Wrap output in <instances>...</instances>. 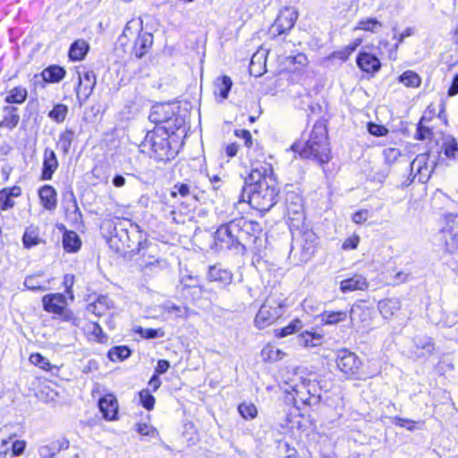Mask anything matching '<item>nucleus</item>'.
Returning a JSON list of instances; mask_svg holds the SVG:
<instances>
[{"instance_id": "2eb2a0df", "label": "nucleus", "mask_w": 458, "mask_h": 458, "mask_svg": "<svg viewBox=\"0 0 458 458\" xmlns=\"http://www.w3.org/2000/svg\"><path fill=\"white\" fill-rule=\"evenodd\" d=\"M98 407L106 420H113L116 419L118 403L114 394H109L99 399Z\"/></svg>"}, {"instance_id": "f704fd0d", "label": "nucleus", "mask_w": 458, "mask_h": 458, "mask_svg": "<svg viewBox=\"0 0 458 458\" xmlns=\"http://www.w3.org/2000/svg\"><path fill=\"white\" fill-rule=\"evenodd\" d=\"M442 149L448 158L458 157V144L453 136H445L443 139Z\"/></svg>"}, {"instance_id": "4c0bfd02", "label": "nucleus", "mask_w": 458, "mask_h": 458, "mask_svg": "<svg viewBox=\"0 0 458 458\" xmlns=\"http://www.w3.org/2000/svg\"><path fill=\"white\" fill-rule=\"evenodd\" d=\"M284 353L281 350L274 345H267L261 351V357L264 360L267 361H277L284 357Z\"/></svg>"}, {"instance_id": "412c9836", "label": "nucleus", "mask_w": 458, "mask_h": 458, "mask_svg": "<svg viewBox=\"0 0 458 458\" xmlns=\"http://www.w3.org/2000/svg\"><path fill=\"white\" fill-rule=\"evenodd\" d=\"M20 120V116L17 114V108L10 106H6L0 109V125L6 128L15 127Z\"/></svg>"}, {"instance_id": "ea45409f", "label": "nucleus", "mask_w": 458, "mask_h": 458, "mask_svg": "<svg viewBox=\"0 0 458 458\" xmlns=\"http://www.w3.org/2000/svg\"><path fill=\"white\" fill-rule=\"evenodd\" d=\"M131 355V351L126 346H114L108 352V358L112 361H122Z\"/></svg>"}, {"instance_id": "393cba45", "label": "nucleus", "mask_w": 458, "mask_h": 458, "mask_svg": "<svg viewBox=\"0 0 458 458\" xmlns=\"http://www.w3.org/2000/svg\"><path fill=\"white\" fill-rule=\"evenodd\" d=\"M114 308V302L107 296H99L98 300L88 305V311L96 316H102L106 310Z\"/></svg>"}, {"instance_id": "0e129e2a", "label": "nucleus", "mask_w": 458, "mask_h": 458, "mask_svg": "<svg viewBox=\"0 0 458 458\" xmlns=\"http://www.w3.org/2000/svg\"><path fill=\"white\" fill-rule=\"evenodd\" d=\"M235 135L239 138H242L244 140V143L247 147H250V145L252 144V137L249 131L236 130Z\"/></svg>"}, {"instance_id": "603ef678", "label": "nucleus", "mask_w": 458, "mask_h": 458, "mask_svg": "<svg viewBox=\"0 0 458 458\" xmlns=\"http://www.w3.org/2000/svg\"><path fill=\"white\" fill-rule=\"evenodd\" d=\"M424 117H422L419 123L418 129H417V135L416 138L420 140H424L427 139H430L432 137V131L428 127L425 126L423 124Z\"/></svg>"}, {"instance_id": "dca6fc26", "label": "nucleus", "mask_w": 458, "mask_h": 458, "mask_svg": "<svg viewBox=\"0 0 458 458\" xmlns=\"http://www.w3.org/2000/svg\"><path fill=\"white\" fill-rule=\"evenodd\" d=\"M42 302L45 310L58 315L63 313L66 306V299L60 293L46 295L43 297Z\"/></svg>"}, {"instance_id": "b1692460", "label": "nucleus", "mask_w": 458, "mask_h": 458, "mask_svg": "<svg viewBox=\"0 0 458 458\" xmlns=\"http://www.w3.org/2000/svg\"><path fill=\"white\" fill-rule=\"evenodd\" d=\"M401 309V301L399 299H386L378 302V310L381 315L389 318L396 314Z\"/></svg>"}, {"instance_id": "69168bd1", "label": "nucleus", "mask_w": 458, "mask_h": 458, "mask_svg": "<svg viewBox=\"0 0 458 458\" xmlns=\"http://www.w3.org/2000/svg\"><path fill=\"white\" fill-rule=\"evenodd\" d=\"M170 367V364L165 360H159L155 369V374L160 375L165 373Z\"/></svg>"}, {"instance_id": "5fc2aeb1", "label": "nucleus", "mask_w": 458, "mask_h": 458, "mask_svg": "<svg viewBox=\"0 0 458 458\" xmlns=\"http://www.w3.org/2000/svg\"><path fill=\"white\" fill-rule=\"evenodd\" d=\"M392 421L394 425L402 428H406L410 431H413L416 428V422L409 419L394 417L393 418Z\"/></svg>"}, {"instance_id": "c85d7f7f", "label": "nucleus", "mask_w": 458, "mask_h": 458, "mask_svg": "<svg viewBox=\"0 0 458 458\" xmlns=\"http://www.w3.org/2000/svg\"><path fill=\"white\" fill-rule=\"evenodd\" d=\"M22 242L27 249L38 245L41 242L38 228L33 225L27 227L22 237Z\"/></svg>"}, {"instance_id": "473e14b6", "label": "nucleus", "mask_w": 458, "mask_h": 458, "mask_svg": "<svg viewBox=\"0 0 458 458\" xmlns=\"http://www.w3.org/2000/svg\"><path fill=\"white\" fill-rule=\"evenodd\" d=\"M382 23L377 21L376 18H364L358 21L357 25L354 27V30H365L376 33L379 31L382 28Z\"/></svg>"}, {"instance_id": "f03ea898", "label": "nucleus", "mask_w": 458, "mask_h": 458, "mask_svg": "<svg viewBox=\"0 0 458 458\" xmlns=\"http://www.w3.org/2000/svg\"><path fill=\"white\" fill-rule=\"evenodd\" d=\"M292 149L299 153L302 158L313 159L320 164L328 163L331 156L324 122H316L309 139L303 143L300 141L293 143Z\"/></svg>"}, {"instance_id": "6ab92c4d", "label": "nucleus", "mask_w": 458, "mask_h": 458, "mask_svg": "<svg viewBox=\"0 0 458 458\" xmlns=\"http://www.w3.org/2000/svg\"><path fill=\"white\" fill-rule=\"evenodd\" d=\"M368 286L369 283L366 277L361 275H355L351 278L340 282V290L344 293L357 290H365Z\"/></svg>"}, {"instance_id": "8fccbe9b", "label": "nucleus", "mask_w": 458, "mask_h": 458, "mask_svg": "<svg viewBox=\"0 0 458 458\" xmlns=\"http://www.w3.org/2000/svg\"><path fill=\"white\" fill-rule=\"evenodd\" d=\"M140 400L142 406L145 409H147L148 411H150L154 408L155 398L149 393L148 390L144 389L140 392Z\"/></svg>"}, {"instance_id": "20e7f679", "label": "nucleus", "mask_w": 458, "mask_h": 458, "mask_svg": "<svg viewBox=\"0 0 458 458\" xmlns=\"http://www.w3.org/2000/svg\"><path fill=\"white\" fill-rule=\"evenodd\" d=\"M152 44V34L143 31L141 23L134 20L126 23L117 39V47H123L124 52L137 58L143 57L151 48Z\"/></svg>"}, {"instance_id": "72a5a7b5", "label": "nucleus", "mask_w": 458, "mask_h": 458, "mask_svg": "<svg viewBox=\"0 0 458 458\" xmlns=\"http://www.w3.org/2000/svg\"><path fill=\"white\" fill-rule=\"evenodd\" d=\"M385 163L387 165H392L399 161L400 158L405 155L403 150L398 147H389L383 149L382 152Z\"/></svg>"}, {"instance_id": "864d4df0", "label": "nucleus", "mask_w": 458, "mask_h": 458, "mask_svg": "<svg viewBox=\"0 0 458 458\" xmlns=\"http://www.w3.org/2000/svg\"><path fill=\"white\" fill-rule=\"evenodd\" d=\"M177 194L182 197H187L192 194L191 187L186 183H177L174 186L171 195L176 197Z\"/></svg>"}, {"instance_id": "7ed1b4c3", "label": "nucleus", "mask_w": 458, "mask_h": 458, "mask_svg": "<svg viewBox=\"0 0 458 458\" xmlns=\"http://www.w3.org/2000/svg\"><path fill=\"white\" fill-rule=\"evenodd\" d=\"M174 131L167 125H157L147 132L140 145L142 153L148 154L157 161H168L174 158L177 150L172 146Z\"/></svg>"}, {"instance_id": "338daca9", "label": "nucleus", "mask_w": 458, "mask_h": 458, "mask_svg": "<svg viewBox=\"0 0 458 458\" xmlns=\"http://www.w3.org/2000/svg\"><path fill=\"white\" fill-rule=\"evenodd\" d=\"M409 278H410V274L400 271L395 274L394 280H393V284H399L402 283H405L409 280Z\"/></svg>"}, {"instance_id": "a18cd8bd", "label": "nucleus", "mask_w": 458, "mask_h": 458, "mask_svg": "<svg viewBox=\"0 0 458 458\" xmlns=\"http://www.w3.org/2000/svg\"><path fill=\"white\" fill-rule=\"evenodd\" d=\"M39 275L29 276L24 280V286L31 291H46V287L38 281Z\"/></svg>"}, {"instance_id": "39448f33", "label": "nucleus", "mask_w": 458, "mask_h": 458, "mask_svg": "<svg viewBox=\"0 0 458 458\" xmlns=\"http://www.w3.org/2000/svg\"><path fill=\"white\" fill-rule=\"evenodd\" d=\"M282 303L274 299L268 298L262 304L255 318V324L259 328H265L282 316Z\"/></svg>"}, {"instance_id": "49530a36", "label": "nucleus", "mask_w": 458, "mask_h": 458, "mask_svg": "<svg viewBox=\"0 0 458 458\" xmlns=\"http://www.w3.org/2000/svg\"><path fill=\"white\" fill-rule=\"evenodd\" d=\"M30 361L46 371H49L52 369L49 360L40 353H32L30 356Z\"/></svg>"}, {"instance_id": "2f4dec72", "label": "nucleus", "mask_w": 458, "mask_h": 458, "mask_svg": "<svg viewBox=\"0 0 458 458\" xmlns=\"http://www.w3.org/2000/svg\"><path fill=\"white\" fill-rule=\"evenodd\" d=\"M234 227L233 224L220 226L216 233V239L222 242H225L227 245L233 244L235 241V236L233 234Z\"/></svg>"}, {"instance_id": "a211bd4d", "label": "nucleus", "mask_w": 458, "mask_h": 458, "mask_svg": "<svg viewBox=\"0 0 458 458\" xmlns=\"http://www.w3.org/2000/svg\"><path fill=\"white\" fill-rule=\"evenodd\" d=\"M357 65L366 72H376L380 69L381 64L377 57L367 52L360 53L357 56Z\"/></svg>"}, {"instance_id": "58836bf2", "label": "nucleus", "mask_w": 458, "mask_h": 458, "mask_svg": "<svg viewBox=\"0 0 458 458\" xmlns=\"http://www.w3.org/2000/svg\"><path fill=\"white\" fill-rule=\"evenodd\" d=\"M399 81L406 87L417 88L420 85V77L412 71L404 72L400 77Z\"/></svg>"}, {"instance_id": "1a4fd4ad", "label": "nucleus", "mask_w": 458, "mask_h": 458, "mask_svg": "<svg viewBox=\"0 0 458 458\" xmlns=\"http://www.w3.org/2000/svg\"><path fill=\"white\" fill-rule=\"evenodd\" d=\"M298 18V13L292 8H285L281 11L270 28V32L276 35H281L285 31L290 30Z\"/></svg>"}, {"instance_id": "f8f14e48", "label": "nucleus", "mask_w": 458, "mask_h": 458, "mask_svg": "<svg viewBox=\"0 0 458 458\" xmlns=\"http://www.w3.org/2000/svg\"><path fill=\"white\" fill-rule=\"evenodd\" d=\"M348 318H350L352 327L364 328L369 325V310L364 306L354 304L348 310Z\"/></svg>"}, {"instance_id": "423d86ee", "label": "nucleus", "mask_w": 458, "mask_h": 458, "mask_svg": "<svg viewBox=\"0 0 458 458\" xmlns=\"http://www.w3.org/2000/svg\"><path fill=\"white\" fill-rule=\"evenodd\" d=\"M438 240L445 251L454 253L458 251V216L447 218L445 225L438 233Z\"/></svg>"}, {"instance_id": "37998d69", "label": "nucleus", "mask_w": 458, "mask_h": 458, "mask_svg": "<svg viewBox=\"0 0 458 458\" xmlns=\"http://www.w3.org/2000/svg\"><path fill=\"white\" fill-rule=\"evenodd\" d=\"M238 411L240 414L245 419V420H252L254 419L257 414L258 411L256 406L251 403H242L238 406Z\"/></svg>"}, {"instance_id": "9b49d317", "label": "nucleus", "mask_w": 458, "mask_h": 458, "mask_svg": "<svg viewBox=\"0 0 458 458\" xmlns=\"http://www.w3.org/2000/svg\"><path fill=\"white\" fill-rule=\"evenodd\" d=\"M63 205L67 219L76 225L81 224L82 215L72 191H67L63 194Z\"/></svg>"}, {"instance_id": "680f3d73", "label": "nucleus", "mask_w": 458, "mask_h": 458, "mask_svg": "<svg viewBox=\"0 0 458 458\" xmlns=\"http://www.w3.org/2000/svg\"><path fill=\"white\" fill-rule=\"evenodd\" d=\"M369 217V211L368 209H361L355 212L352 215V221L355 224H362L368 220Z\"/></svg>"}, {"instance_id": "3c124183", "label": "nucleus", "mask_w": 458, "mask_h": 458, "mask_svg": "<svg viewBox=\"0 0 458 458\" xmlns=\"http://www.w3.org/2000/svg\"><path fill=\"white\" fill-rule=\"evenodd\" d=\"M137 333H139L142 337L146 339H155L157 337H163L164 332L161 329H153V328H143L139 327L137 330Z\"/></svg>"}, {"instance_id": "4d7b16f0", "label": "nucleus", "mask_w": 458, "mask_h": 458, "mask_svg": "<svg viewBox=\"0 0 458 458\" xmlns=\"http://www.w3.org/2000/svg\"><path fill=\"white\" fill-rule=\"evenodd\" d=\"M368 131L374 136H384L388 132V130L385 126L373 123H368Z\"/></svg>"}, {"instance_id": "09e8293b", "label": "nucleus", "mask_w": 458, "mask_h": 458, "mask_svg": "<svg viewBox=\"0 0 458 458\" xmlns=\"http://www.w3.org/2000/svg\"><path fill=\"white\" fill-rule=\"evenodd\" d=\"M302 327V323L301 320L299 319H295L293 321H292L288 326L281 328L276 335L278 337H284V336H287L289 335H292L293 334L294 332H296L297 330L301 329Z\"/></svg>"}, {"instance_id": "4468645a", "label": "nucleus", "mask_w": 458, "mask_h": 458, "mask_svg": "<svg viewBox=\"0 0 458 458\" xmlns=\"http://www.w3.org/2000/svg\"><path fill=\"white\" fill-rule=\"evenodd\" d=\"M207 278L210 282H216L221 286L229 285L233 280L232 273L222 267L221 265L210 266L208 271Z\"/></svg>"}, {"instance_id": "4be33fe9", "label": "nucleus", "mask_w": 458, "mask_h": 458, "mask_svg": "<svg viewBox=\"0 0 458 458\" xmlns=\"http://www.w3.org/2000/svg\"><path fill=\"white\" fill-rule=\"evenodd\" d=\"M413 352L417 357L430 354L435 349L432 340L427 336H416L413 339Z\"/></svg>"}, {"instance_id": "774afa93", "label": "nucleus", "mask_w": 458, "mask_h": 458, "mask_svg": "<svg viewBox=\"0 0 458 458\" xmlns=\"http://www.w3.org/2000/svg\"><path fill=\"white\" fill-rule=\"evenodd\" d=\"M448 96L453 97L458 94V73L454 75L452 84L448 89Z\"/></svg>"}, {"instance_id": "c03bdc74", "label": "nucleus", "mask_w": 458, "mask_h": 458, "mask_svg": "<svg viewBox=\"0 0 458 458\" xmlns=\"http://www.w3.org/2000/svg\"><path fill=\"white\" fill-rule=\"evenodd\" d=\"M303 390H306V386L304 385L300 386L297 389H293L296 393V396L305 404L312 405L318 403V396L310 394V389H307L309 394V397L304 396Z\"/></svg>"}, {"instance_id": "6e6552de", "label": "nucleus", "mask_w": 458, "mask_h": 458, "mask_svg": "<svg viewBox=\"0 0 458 458\" xmlns=\"http://www.w3.org/2000/svg\"><path fill=\"white\" fill-rule=\"evenodd\" d=\"M435 165V162L430 161L428 154H420L411 163V171L420 182H426L431 176Z\"/></svg>"}, {"instance_id": "a19ab883", "label": "nucleus", "mask_w": 458, "mask_h": 458, "mask_svg": "<svg viewBox=\"0 0 458 458\" xmlns=\"http://www.w3.org/2000/svg\"><path fill=\"white\" fill-rule=\"evenodd\" d=\"M74 139V131L71 129H66L59 136L58 145L64 154H67L71 148L72 142Z\"/></svg>"}, {"instance_id": "0eeeda50", "label": "nucleus", "mask_w": 458, "mask_h": 458, "mask_svg": "<svg viewBox=\"0 0 458 458\" xmlns=\"http://www.w3.org/2000/svg\"><path fill=\"white\" fill-rule=\"evenodd\" d=\"M335 362L340 371L347 377H354L359 375L361 361L354 353L346 349H341L336 352Z\"/></svg>"}, {"instance_id": "052dcab7", "label": "nucleus", "mask_w": 458, "mask_h": 458, "mask_svg": "<svg viewBox=\"0 0 458 458\" xmlns=\"http://www.w3.org/2000/svg\"><path fill=\"white\" fill-rule=\"evenodd\" d=\"M26 446V443L21 440H16L13 442L10 441V450H12V453L14 456L21 455Z\"/></svg>"}, {"instance_id": "5701e85b", "label": "nucleus", "mask_w": 458, "mask_h": 458, "mask_svg": "<svg viewBox=\"0 0 458 458\" xmlns=\"http://www.w3.org/2000/svg\"><path fill=\"white\" fill-rule=\"evenodd\" d=\"M41 204L47 210H53L56 207V191L50 185H45L39 190Z\"/></svg>"}, {"instance_id": "ddd939ff", "label": "nucleus", "mask_w": 458, "mask_h": 458, "mask_svg": "<svg viewBox=\"0 0 458 458\" xmlns=\"http://www.w3.org/2000/svg\"><path fill=\"white\" fill-rule=\"evenodd\" d=\"M173 115L174 112L169 105H157L152 107L148 118L157 125L165 123V125L170 127L169 124Z\"/></svg>"}, {"instance_id": "79ce46f5", "label": "nucleus", "mask_w": 458, "mask_h": 458, "mask_svg": "<svg viewBox=\"0 0 458 458\" xmlns=\"http://www.w3.org/2000/svg\"><path fill=\"white\" fill-rule=\"evenodd\" d=\"M68 107L64 104H57L54 106V108L49 112L48 117L55 121V123H63L67 115Z\"/></svg>"}, {"instance_id": "7c9ffc66", "label": "nucleus", "mask_w": 458, "mask_h": 458, "mask_svg": "<svg viewBox=\"0 0 458 458\" xmlns=\"http://www.w3.org/2000/svg\"><path fill=\"white\" fill-rule=\"evenodd\" d=\"M81 240L78 234L72 231L65 232L63 236V246L69 252H75L81 247Z\"/></svg>"}, {"instance_id": "cd10ccee", "label": "nucleus", "mask_w": 458, "mask_h": 458, "mask_svg": "<svg viewBox=\"0 0 458 458\" xmlns=\"http://www.w3.org/2000/svg\"><path fill=\"white\" fill-rule=\"evenodd\" d=\"M298 338L300 344L307 348L321 345L324 339L322 335L310 331L301 333Z\"/></svg>"}, {"instance_id": "f257e3e1", "label": "nucleus", "mask_w": 458, "mask_h": 458, "mask_svg": "<svg viewBox=\"0 0 458 458\" xmlns=\"http://www.w3.org/2000/svg\"><path fill=\"white\" fill-rule=\"evenodd\" d=\"M251 165L242 189V200L260 212L268 211L276 203L279 192L272 165L259 160L252 162Z\"/></svg>"}, {"instance_id": "c756f323", "label": "nucleus", "mask_w": 458, "mask_h": 458, "mask_svg": "<svg viewBox=\"0 0 458 458\" xmlns=\"http://www.w3.org/2000/svg\"><path fill=\"white\" fill-rule=\"evenodd\" d=\"M89 50V45L84 40H76L69 50V56L73 61H80L84 58Z\"/></svg>"}, {"instance_id": "bb28decb", "label": "nucleus", "mask_w": 458, "mask_h": 458, "mask_svg": "<svg viewBox=\"0 0 458 458\" xmlns=\"http://www.w3.org/2000/svg\"><path fill=\"white\" fill-rule=\"evenodd\" d=\"M232 85L233 82L230 77L224 75L221 78H217L214 82L215 95L219 96L222 100L226 99Z\"/></svg>"}, {"instance_id": "bf43d9fd", "label": "nucleus", "mask_w": 458, "mask_h": 458, "mask_svg": "<svg viewBox=\"0 0 458 458\" xmlns=\"http://www.w3.org/2000/svg\"><path fill=\"white\" fill-rule=\"evenodd\" d=\"M58 448L55 445H46L38 449V454L43 458H51L55 455Z\"/></svg>"}, {"instance_id": "aec40b11", "label": "nucleus", "mask_w": 458, "mask_h": 458, "mask_svg": "<svg viewBox=\"0 0 458 458\" xmlns=\"http://www.w3.org/2000/svg\"><path fill=\"white\" fill-rule=\"evenodd\" d=\"M21 189L20 186H13L11 188H4L0 191V209L8 210L13 208L14 201L12 198H17L21 196Z\"/></svg>"}, {"instance_id": "e2e57ef3", "label": "nucleus", "mask_w": 458, "mask_h": 458, "mask_svg": "<svg viewBox=\"0 0 458 458\" xmlns=\"http://www.w3.org/2000/svg\"><path fill=\"white\" fill-rule=\"evenodd\" d=\"M360 242L359 236H352L344 241L343 243V249L344 250H354L357 248L358 244Z\"/></svg>"}, {"instance_id": "a878e982", "label": "nucleus", "mask_w": 458, "mask_h": 458, "mask_svg": "<svg viewBox=\"0 0 458 458\" xmlns=\"http://www.w3.org/2000/svg\"><path fill=\"white\" fill-rule=\"evenodd\" d=\"M348 318V310H325L321 314V321L325 325H336L338 323L344 322Z\"/></svg>"}, {"instance_id": "c9c22d12", "label": "nucleus", "mask_w": 458, "mask_h": 458, "mask_svg": "<svg viewBox=\"0 0 458 458\" xmlns=\"http://www.w3.org/2000/svg\"><path fill=\"white\" fill-rule=\"evenodd\" d=\"M65 75V71L59 66H51L42 72V77L46 81L58 82Z\"/></svg>"}, {"instance_id": "de8ad7c7", "label": "nucleus", "mask_w": 458, "mask_h": 458, "mask_svg": "<svg viewBox=\"0 0 458 458\" xmlns=\"http://www.w3.org/2000/svg\"><path fill=\"white\" fill-rule=\"evenodd\" d=\"M163 310L169 314H174L177 318H186L188 316V308L177 306L173 303H166Z\"/></svg>"}, {"instance_id": "13d9d810", "label": "nucleus", "mask_w": 458, "mask_h": 458, "mask_svg": "<svg viewBox=\"0 0 458 458\" xmlns=\"http://www.w3.org/2000/svg\"><path fill=\"white\" fill-rule=\"evenodd\" d=\"M137 431L139 434L142 436H150L156 437L157 436V431L152 426H149L146 423H140L137 425Z\"/></svg>"}, {"instance_id": "e433bc0d", "label": "nucleus", "mask_w": 458, "mask_h": 458, "mask_svg": "<svg viewBox=\"0 0 458 458\" xmlns=\"http://www.w3.org/2000/svg\"><path fill=\"white\" fill-rule=\"evenodd\" d=\"M27 90L22 87H15L11 89L5 98L7 103L21 104L26 100Z\"/></svg>"}, {"instance_id": "f3484780", "label": "nucleus", "mask_w": 458, "mask_h": 458, "mask_svg": "<svg viewBox=\"0 0 458 458\" xmlns=\"http://www.w3.org/2000/svg\"><path fill=\"white\" fill-rule=\"evenodd\" d=\"M58 167V160L53 149L46 148L43 157L42 179L50 180Z\"/></svg>"}, {"instance_id": "9d476101", "label": "nucleus", "mask_w": 458, "mask_h": 458, "mask_svg": "<svg viewBox=\"0 0 458 458\" xmlns=\"http://www.w3.org/2000/svg\"><path fill=\"white\" fill-rule=\"evenodd\" d=\"M79 81L76 89L77 98L81 102H85L96 85V76L91 71H85L82 73L78 72Z\"/></svg>"}, {"instance_id": "6e6d98bb", "label": "nucleus", "mask_w": 458, "mask_h": 458, "mask_svg": "<svg viewBox=\"0 0 458 458\" xmlns=\"http://www.w3.org/2000/svg\"><path fill=\"white\" fill-rule=\"evenodd\" d=\"M279 448L283 454L279 458H297L296 449L291 447L287 443L281 444Z\"/></svg>"}]
</instances>
